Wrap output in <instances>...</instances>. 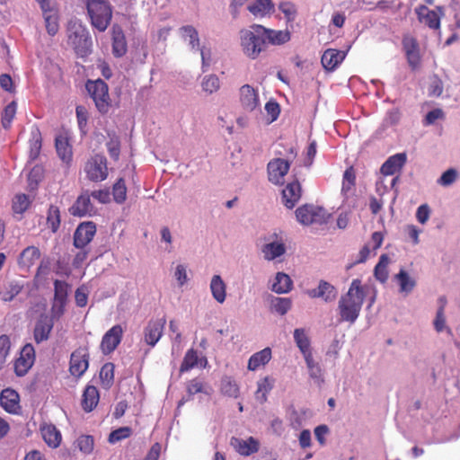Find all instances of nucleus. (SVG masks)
Segmentation results:
<instances>
[{"mask_svg": "<svg viewBox=\"0 0 460 460\" xmlns=\"http://www.w3.org/2000/svg\"><path fill=\"white\" fill-rule=\"evenodd\" d=\"M366 299L368 301V307H371L376 299V290L370 285H364L358 279H353L348 291L338 301L339 320L353 324L358 318Z\"/></svg>", "mask_w": 460, "mask_h": 460, "instance_id": "obj_1", "label": "nucleus"}, {"mask_svg": "<svg viewBox=\"0 0 460 460\" xmlns=\"http://www.w3.org/2000/svg\"><path fill=\"white\" fill-rule=\"evenodd\" d=\"M264 27L257 24L239 31V45L244 56L255 59L264 50Z\"/></svg>", "mask_w": 460, "mask_h": 460, "instance_id": "obj_2", "label": "nucleus"}, {"mask_svg": "<svg viewBox=\"0 0 460 460\" xmlns=\"http://www.w3.org/2000/svg\"><path fill=\"white\" fill-rule=\"evenodd\" d=\"M66 34L67 45L75 50L78 57L84 58L91 53V36L81 21L71 19L67 24Z\"/></svg>", "mask_w": 460, "mask_h": 460, "instance_id": "obj_3", "label": "nucleus"}, {"mask_svg": "<svg viewBox=\"0 0 460 460\" xmlns=\"http://www.w3.org/2000/svg\"><path fill=\"white\" fill-rule=\"evenodd\" d=\"M93 27L104 31L111 20L112 11L106 0H84Z\"/></svg>", "mask_w": 460, "mask_h": 460, "instance_id": "obj_4", "label": "nucleus"}, {"mask_svg": "<svg viewBox=\"0 0 460 460\" xmlns=\"http://www.w3.org/2000/svg\"><path fill=\"white\" fill-rule=\"evenodd\" d=\"M85 87L94 102L96 109L102 114L107 113L111 107V98L107 84L102 79L89 80Z\"/></svg>", "mask_w": 460, "mask_h": 460, "instance_id": "obj_5", "label": "nucleus"}, {"mask_svg": "<svg viewBox=\"0 0 460 460\" xmlns=\"http://www.w3.org/2000/svg\"><path fill=\"white\" fill-rule=\"evenodd\" d=\"M287 235L282 231L270 234L266 243L261 248L264 260L271 261L283 256L287 252Z\"/></svg>", "mask_w": 460, "mask_h": 460, "instance_id": "obj_6", "label": "nucleus"}, {"mask_svg": "<svg viewBox=\"0 0 460 460\" xmlns=\"http://www.w3.org/2000/svg\"><path fill=\"white\" fill-rule=\"evenodd\" d=\"M84 172L91 181L98 182L106 180L109 174L106 157L102 155L90 156L84 165Z\"/></svg>", "mask_w": 460, "mask_h": 460, "instance_id": "obj_7", "label": "nucleus"}, {"mask_svg": "<svg viewBox=\"0 0 460 460\" xmlns=\"http://www.w3.org/2000/svg\"><path fill=\"white\" fill-rule=\"evenodd\" d=\"M297 221L305 226L323 225L327 222L329 214L320 207L304 205L296 210Z\"/></svg>", "mask_w": 460, "mask_h": 460, "instance_id": "obj_8", "label": "nucleus"}, {"mask_svg": "<svg viewBox=\"0 0 460 460\" xmlns=\"http://www.w3.org/2000/svg\"><path fill=\"white\" fill-rule=\"evenodd\" d=\"M415 13L421 24L440 35V21L445 14L442 7L429 9L426 5H420L415 9Z\"/></svg>", "mask_w": 460, "mask_h": 460, "instance_id": "obj_9", "label": "nucleus"}, {"mask_svg": "<svg viewBox=\"0 0 460 460\" xmlns=\"http://www.w3.org/2000/svg\"><path fill=\"white\" fill-rule=\"evenodd\" d=\"M356 175L352 167L347 169L343 173L341 184V208H351L356 206L357 196L355 188Z\"/></svg>", "mask_w": 460, "mask_h": 460, "instance_id": "obj_10", "label": "nucleus"}, {"mask_svg": "<svg viewBox=\"0 0 460 460\" xmlns=\"http://www.w3.org/2000/svg\"><path fill=\"white\" fill-rule=\"evenodd\" d=\"M238 95L239 104L243 111L252 113L261 111V100L257 88L248 84H243L240 87Z\"/></svg>", "mask_w": 460, "mask_h": 460, "instance_id": "obj_11", "label": "nucleus"}, {"mask_svg": "<svg viewBox=\"0 0 460 460\" xmlns=\"http://www.w3.org/2000/svg\"><path fill=\"white\" fill-rule=\"evenodd\" d=\"M35 361V349L30 343L21 349L20 356L14 361L13 368L16 376H23L31 368Z\"/></svg>", "mask_w": 460, "mask_h": 460, "instance_id": "obj_12", "label": "nucleus"}, {"mask_svg": "<svg viewBox=\"0 0 460 460\" xmlns=\"http://www.w3.org/2000/svg\"><path fill=\"white\" fill-rule=\"evenodd\" d=\"M289 167L288 162L285 159L275 158L270 160L267 166L269 181L276 185L282 184Z\"/></svg>", "mask_w": 460, "mask_h": 460, "instance_id": "obj_13", "label": "nucleus"}, {"mask_svg": "<svg viewBox=\"0 0 460 460\" xmlns=\"http://www.w3.org/2000/svg\"><path fill=\"white\" fill-rule=\"evenodd\" d=\"M89 366V354L85 348H79L75 350L70 358V373L75 376H81L87 370Z\"/></svg>", "mask_w": 460, "mask_h": 460, "instance_id": "obj_14", "label": "nucleus"}, {"mask_svg": "<svg viewBox=\"0 0 460 460\" xmlns=\"http://www.w3.org/2000/svg\"><path fill=\"white\" fill-rule=\"evenodd\" d=\"M0 405L10 414H18L21 411L20 395L13 388H5L0 393Z\"/></svg>", "mask_w": 460, "mask_h": 460, "instance_id": "obj_15", "label": "nucleus"}, {"mask_svg": "<svg viewBox=\"0 0 460 460\" xmlns=\"http://www.w3.org/2000/svg\"><path fill=\"white\" fill-rule=\"evenodd\" d=\"M402 47L409 66L412 69L418 68L420 66L421 58L417 40L412 36L407 35L402 39Z\"/></svg>", "mask_w": 460, "mask_h": 460, "instance_id": "obj_16", "label": "nucleus"}, {"mask_svg": "<svg viewBox=\"0 0 460 460\" xmlns=\"http://www.w3.org/2000/svg\"><path fill=\"white\" fill-rule=\"evenodd\" d=\"M123 329L119 324L111 327L102 337L101 349L104 354H110L120 343Z\"/></svg>", "mask_w": 460, "mask_h": 460, "instance_id": "obj_17", "label": "nucleus"}, {"mask_svg": "<svg viewBox=\"0 0 460 460\" xmlns=\"http://www.w3.org/2000/svg\"><path fill=\"white\" fill-rule=\"evenodd\" d=\"M95 233L96 227L93 222L80 224L74 234L75 246L77 248H84L93 240Z\"/></svg>", "mask_w": 460, "mask_h": 460, "instance_id": "obj_18", "label": "nucleus"}, {"mask_svg": "<svg viewBox=\"0 0 460 460\" xmlns=\"http://www.w3.org/2000/svg\"><path fill=\"white\" fill-rule=\"evenodd\" d=\"M272 358V349L266 347L260 351L253 353L248 359L247 369L257 371L264 368Z\"/></svg>", "mask_w": 460, "mask_h": 460, "instance_id": "obj_19", "label": "nucleus"}, {"mask_svg": "<svg viewBox=\"0 0 460 460\" xmlns=\"http://www.w3.org/2000/svg\"><path fill=\"white\" fill-rule=\"evenodd\" d=\"M40 258V252L36 246H28L18 257V265L20 269L30 270Z\"/></svg>", "mask_w": 460, "mask_h": 460, "instance_id": "obj_20", "label": "nucleus"}, {"mask_svg": "<svg viewBox=\"0 0 460 460\" xmlns=\"http://www.w3.org/2000/svg\"><path fill=\"white\" fill-rule=\"evenodd\" d=\"M301 198V186L297 181L289 182L282 190V201L288 208H293Z\"/></svg>", "mask_w": 460, "mask_h": 460, "instance_id": "obj_21", "label": "nucleus"}, {"mask_svg": "<svg viewBox=\"0 0 460 460\" xmlns=\"http://www.w3.org/2000/svg\"><path fill=\"white\" fill-rule=\"evenodd\" d=\"M70 213L73 216L84 217L91 216L95 213V209L91 203L90 195L83 193L80 195L75 204L70 208Z\"/></svg>", "mask_w": 460, "mask_h": 460, "instance_id": "obj_22", "label": "nucleus"}, {"mask_svg": "<svg viewBox=\"0 0 460 460\" xmlns=\"http://www.w3.org/2000/svg\"><path fill=\"white\" fill-rule=\"evenodd\" d=\"M165 320L161 319L150 322L145 330V341L154 347L161 339L164 328Z\"/></svg>", "mask_w": 460, "mask_h": 460, "instance_id": "obj_23", "label": "nucleus"}, {"mask_svg": "<svg viewBox=\"0 0 460 460\" xmlns=\"http://www.w3.org/2000/svg\"><path fill=\"white\" fill-rule=\"evenodd\" d=\"M231 445L242 456H250L259 450V441L252 437L246 439L232 438Z\"/></svg>", "mask_w": 460, "mask_h": 460, "instance_id": "obj_24", "label": "nucleus"}, {"mask_svg": "<svg viewBox=\"0 0 460 460\" xmlns=\"http://www.w3.org/2000/svg\"><path fill=\"white\" fill-rule=\"evenodd\" d=\"M249 12L256 18L270 16L275 11L271 0H255L248 5Z\"/></svg>", "mask_w": 460, "mask_h": 460, "instance_id": "obj_25", "label": "nucleus"}, {"mask_svg": "<svg viewBox=\"0 0 460 460\" xmlns=\"http://www.w3.org/2000/svg\"><path fill=\"white\" fill-rule=\"evenodd\" d=\"M172 275L178 288H183L190 281V270L186 262H176L172 266Z\"/></svg>", "mask_w": 460, "mask_h": 460, "instance_id": "obj_26", "label": "nucleus"}, {"mask_svg": "<svg viewBox=\"0 0 460 460\" xmlns=\"http://www.w3.org/2000/svg\"><path fill=\"white\" fill-rule=\"evenodd\" d=\"M212 297L218 303L224 304L226 299V284L220 275L212 276L209 283Z\"/></svg>", "mask_w": 460, "mask_h": 460, "instance_id": "obj_27", "label": "nucleus"}, {"mask_svg": "<svg viewBox=\"0 0 460 460\" xmlns=\"http://www.w3.org/2000/svg\"><path fill=\"white\" fill-rule=\"evenodd\" d=\"M406 162V155L403 153L390 156L382 165L381 173L384 176L393 175L399 172Z\"/></svg>", "mask_w": 460, "mask_h": 460, "instance_id": "obj_28", "label": "nucleus"}, {"mask_svg": "<svg viewBox=\"0 0 460 460\" xmlns=\"http://www.w3.org/2000/svg\"><path fill=\"white\" fill-rule=\"evenodd\" d=\"M53 328L52 320L47 315H42L36 323L34 328V340L37 343L47 341Z\"/></svg>", "mask_w": 460, "mask_h": 460, "instance_id": "obj_29", "label": "nucleus"}, {"mask_svg": "<svg viewBox=\"0 0 460 460\" xmlns=\"http://www.w3.org/2000/svg\"><path fill=\"white\" fill-rule=\"evenodd\" d=\"M308 295L313 298H322L325 302H331L335 299L337 292L335 288L326 281H320L316 288L308 291Z\"/></svg>", "mask_w": 460, "mask_h": 460, "instance_id": "obj_30", "label": "nucleus"}, {"mask_svg": "<svg viewBox=\"0 0 460 460\" xmlns=\"http://www.w3.org/2000/svg\"><path fill=\"white\" fill-rule=\"evenodd\" d=\"M207 363L208 362L205 358L199 357L197 350L190 349L186 352L183 358L180 371L187 372L195 367H205Z\"/></svg>", "mask_w": 460, "mask_h": 460, "instance_id": "obj_31", "label": "nucleus"}, {"mask_svg": "<svg viewBox=\"0 0 460 460\" xmlns=\"http://www.w3.org/2000/svg\"><path fill=\"white\" fill-rule=\"evenodd\" d=\"M41 436L46 444L52 447L57 448L62 439L60 431L52 424H44L40 428Z\"/></svg>", "mask_w": 460, "mask_h": 460, "instance_id": "obj_32", "label": "nucleus"}, {"mask_svg": "<svg viewBox=\"0 0 460 460\" xmlns=\"http://www.w3.org/2000/svg\"><path fill=\"white\" fill-rule=\"evenodd\" d=\"M292 288L291 278L284 272H278L271 280V290L277 294H287Z\"/></svg>", "mask_w": 460, "mask_h": 460, "instance_id": "obj_33", "label": "nucleus"}, {"mask_svg": "<svg viewBox=\"0 0 460 460\" xmlns=\"http://www.w3.org/2000/svg\"><path fill=\"white\" fill-rule=\"evenodd\" d=\"M394 279L399 286V292L404 296L411 293L416 286V279L402 269L394 276Z\"/></svg>", "mask_w": 460, "mask_h": 460, "instance_id": "obj_34", "label": "nucleus"}, {"mask_svg": "<svg viewBox=\"0 0 460 460\" xmlns=\"http://www.w3.org/2000/svg\"><path fill=\"white\" fill-rule=\"evenodd\" d=\"M275 378L270 376H266L257 381V389L255 392L256 400L260 402L267 401L268 394L275 385Z\"/></svg>", "mask_w": 460, "mask_h": 460, "instance_id": "obj_35", "label": "nucleus"}, {"mask_svg": "<svg viewBox=\"0 0 460 460\" xmlns=\"http://www.w3.org/2000/svg\"><path fill=\"white\" fill-rule=\"evenodd\" d=\"M56 149L58 157L66 164H69L73 158L72 146L64 135L56 137Z\"/></svg>", "mask_w": 460, "mask_h": 460, "instance_id": "obj_36", "label": "nucleus"}, {"mask_svg": "<svg viewBox=\"0 0 460 460\" xmlns=\"http://www.w3.org/2000/svg\"><path fill=\"white\" fill-rule=\"evenodd\" d=\"M345 58V53L336 49H327L322 56V64L327 70H333Z\"/></svg>", "mask_w": 460, "mask_h": 460, "instance_id": "obj_37", "label": "nucleus"}, {"mask_svg": "<svg viewBox=\"0 0 460 460\" xmlns=\"http://www.w3.org/2000/svg\"><path fill=\"white\" fill-rule=\"evenodd\" d=\"M99 392L93 385H87L83 394L82 406L85 411H92L98 404Z\"/></svg>", "mask_w": 460, "mask_h": 460, "instance_id": "obj_38", "label": "nucleus"}, {"mask_svg": "<svg viewBox=\"0 0 460 460\" xmlns=\"http://www.w3.org/2000/svg\"><path fill=\"white\" fill-rule=\"evenodd\" d=\"M264 39L272 45H281L290 40L291 35L288 30H270L264 27Z\"/></svg>", "mask_w": 460, "mask_h": 460, "instance_id": "obj_39", "label": "nucleus"}, {"mask_svg": "<svg viewBox=\"0 0 460 460\" xmlns=\"http://www.w3.org/2000/svg\"><path fill=\"white\" fill-rule=\"evenodd\" d=\"M293 337L301 354L313 350L308 332L304 328L294 330Z\"/></svg>", "mask_w": 460, "mask_h": 460, "instance_id": "obj_40", "label": "nucleus"}, {"mask_svg": "<svg viewBox=\"0 0 460 460\" xmlns=\"http://www.w3.org/2000/svg\"><path fill=\"white\" fill-rule=\"evenodd\" d=\"M182 40L187 42L191 49H199V39L197 30L191 25L182 26L179 30Z\"/></svg>", "mask_w": 460, "mask_h": 460, "instance_id": "obj_41", "label": "nucleus"}, {"mask_svg": "<svg viewBox=\"0 0 460 460\" xmlns=\"http://www.w3.org/2000/svg\"><path fill=\"white\" fill-rule=\"evenodd\" d=\"M127 43L122 31L118 28L113 29L112 32V53L114 56L119 58L126 54Z\"/></svg>", "mask_w": 460, "mask_h": 460, "instance_id": "obj_42", "label": "nucleus"}, {"mask_svg": "<svg viewBox=\"0 0 460 460\" xmlns=\"http://www.w3.org/2000/svg\"><path fill=\"white\" fill-rule=\"evenodd\" d=\"M186 389L190 395L203 394L209 396L213 393L212 386L199 378H194L189 381L186 385Z\"/></svg>", "mask_w": 460, "mask_h": 460, "instance_id": "obj_43", "label": "nucleus"}, {"mask_svg": "<svg viewBox=\"0 0 460 460\" xmlns=\"http://www.w3.org/2000/svg\"><path fill=\"white\" fill-rule=\"evenodd\" d=\"M220 390L224 395L232 398H237L240 394L239 385L231 376H224L221 379Z\"/></svg>", "mask_w": 460, "mask_h": 460, "instance_id": "obj_44", "label": "nucleus"}, {"mask_svg": "<svg viewBox=\"0 0 460 460\" xmlns=\"http://www.w3.org/2000/svg\"><path fill=\"white\" fill-rule=\"evenodd\" d=\"M31 199L30 196L22 193L16 194L12 201V209L13 214L22 216L31 206Z\"/></svg>", "mask_w": 460, "mask_h": 460, "instance_id": "obj_45", "label": "nucleus"}, {"mask_svg": "<svg viewBox=\"0 0 460 460\" xmlns=\"http://www.w3.org/2000/svg\"><path fill=\"white\" fill-rule=\"evenodd\" d=\"M391 262V259L387 254H382L379 258L378 263L376 265L374 270L375 277L377 280L385 283L388 279L387 267Z\"/></svg>", "mask_w": 460, "mask_h": 460, "instance_id": "obj_46", "label": "nucleus"}, {"mask_svg": "<svg viewBox=\"0 0 460 460\" xmlns=\"http://www.w3.org/2000/svg\"><path fill=\"white\" fill-rule=\"evenodd\" d=\"M200 85L204 93L212 94L220 89L221 84L217 75L210 74L202 78Z\"/></svg>", "mask_w": 460, "mask_h": 460, "instance_id": "obj_47", "label": "nucleus"}, {"mask_svg": "<svg viewBox=\"0 0 460 460\" xmlns=\"http://www.w3.org/2000/svg\"><path fill=\"white\" fill-rule=\"evenodd\" d=\"M279 9L284 14L287 22H293L297 17V7L292 2H280L279 4Z\"/></svg>", "mask_w": 460, "mask_h": 460, "instance_id": "obj_48", "label": "nucleus"}, {"mask_svg": "<svg viewBox=\"0 0 460 460\" xmlns=\"http://www.w3.org/2000/svg\"><path fill=\"white\" fill-rule=\"evenodd\" d=\"M264 119L267 124H270L278 119L280 113V107L276 101L270 100L269 102H266L264 106Z\"/></svg>", "mask_w": 460, "mask_h": 460, "instance_id": "obj_49", "label": "nucleus"}, {"mask_svg": "<svg viewBox=\"0 0 460 460\" xmlns=\"http://www.w3.org/2000/svg\"><path fill=\"white\" fill-rule=\"evenodd\" d=\"M459 178L458 171L455 168L446 170L437 180V183L442 187H449Z\"/></svg>", "mask_w": 460, "mask_h": 460, "instance_id": "obj_50", "label": "nucleus"}, {"mask_svg": "<svg viewBox=\"0 0 460 460\" xmlns=\"http://www.w3.org/2000/svg\"><path fill=\"white\" fill-rule=\"evenodd\" d=\"M292 301L288 297H275L271 301L272 309L280 315L286 314L291 308Z\"/></svg>", "mask_w": 460, "mask_h": 460, "instance_id": "obj_51", "label": "nucleus"}, {"mask_svg": "<svg viewBox=\"0 0 460 460\" xmlns=\"http://www.w3.org/2000/svg\"><path fill=\"white\" fill-rule=\"evenodd\" d=\"M17 103L13 101L7 104L2 114V125L4 128L11 127L12 121L15 117Z\"/></svg>", "mask_w": 460, "mask_h": 460, "instance_id": "obj_52", "label": "nucleus"}, {"mask_svg": "<svg viewBox=\"0 0 460 460\" xmlns=\"http://www.w3.org/2000/svg\"><path fill=\"white\" fill-rule=\"evenodd\" d=\"M23 285L17 281L9 283L4 291L0 293V297L4 301H11L15 297L22 289Z\"/></svg>", "mask_w": 460, "mask_h": 460, "instance_id": "obj_53", "label": "nucleus"}, {"mask_svg": "<svg viewBox=\"0 0 460 460\" xmlns=\"http://www.w3.org/2000/svg\"><path fill=\"white\" fill-rule=\"evenodd\" d=\"M11 350V341L7 335L0 336V370H2L6 363Z\"/></svg>", "mask_w": 460, "mask_h": 460, "instance_id": "obj_54", "label": "nucleus"}, {"mask_svg": "<svg viewBox=\"0 0 460 460\" xmlns=\"http://www.w3.org/2000/svg\"><path fill=\"white\" fill-rule=\"evenodd\" d=\"M114 378V365L106 363L100 371V379L105 387L111 386Z\"/></svg>", "mask_w": 460, "mask_h": 460, "instance_id": "obj_55", "label": "nucleus"}, {"mask_svg": "<svg viewBox=\"0 0 460 460\" xmlns=\"http://www.w3.org/2000/svg\"><path fill=\"white\" fill-rule=\"evenodd\" d=\"M43 18L48 33L51 36L56 35L59 28L58 12L45 14Z\"/></svg>", "mask_w": 460, "mask_h": 460, "instance_id": "obj_56", "label": "nucleus"}, {"mask_svg": "<svg viewBox=\"0 0 460 460\" xmlns=\"http://www.w3.org/2000/svg\"><path fill=\"white\" fill-rule=\"evenodd\" d=\"M113 199L117 203H122L127 197V188L123 179H119L113 185Z\"/></svg>", "mask_w": 460, "mask_h": 460, "instance_id": "obj_57", "label": "nucleus"}, {"mask_svg": "<svg viewBox=\"0 0 460 460\" xmlns=\"http://www.w3.org/2000/svg\"><path fill=\"white\" fill-rule=\"evenodd\" d=\"M47 222L53 232H56L59 227L60 215L59 209L55 206H50L48 211Z\"/></svg>", "mask_w": 460, "mask_h": 460, "instance_id": "obj_58", "label": "nucleus"}, {"mask_svg": "<svg viewBox=\"0 0 460 460\" xmlns=\"http://www.w3.org/2000/svg\"><path fill=\"white\" fill-rule=\"evenodd\" d=\"M76 445L82 453L88 455L93 449V438L91 436H80L76 440Z\"/></svg>", "mask_w": 460, "mask_h": 460, "instance_id": "obj_59", "label": "nucleus"}, {"mask_svg": "<svg viewBox=\"0 0 460 460\" xmlns=\"http://www.w3.org/2000/svg\"><path fill=\"white\" fill-rule=\"evenodd\" d=\"M78 127L84 134L86 132L88 111L84 106L79 105L75 109Z\"/></svg>", "mask_w": 460, "mask_h": 460, "instance_id": "obj_60", "label": "nucleus"}, {"mask_svg": "<svg viewBox=\"0 0 460 460\" xmlns=\"http://www.w3.org/2000/svg\"><path fill=\"white\" fill-rule=\"evenodd\" d=\"M32 139L31 140V151L30 157L31 159H35L39 154L41 147L40 135L38 129L32 132Z\"/></svg>", "mask_w": 460, "mask_h": 460, "instance_id": "obj_61", "label": "nucleus"}, {"mask_svg": "<svg viewBox=\"0 0 460 460\" xmlns=\"http://www.w3.org/2000/svg\"><path fill=\"white\" fill-rule=\"evenodd\" d=\"M131 434V429L128 427H122L112 431L109 436V441L111 443H116L121 439L127 438Z\"/></svg>", "mask_w": 460, "mask_h": 460, "instance_id": "obj_62", "label": "nucleus"}, {"mask_svg": "<svg viewBox=\"0 0 460 460\" xmlns=\"http://www.w3.org/2000/svg\"><path fill=\"white\" fill-rule=\"evenodd\" d=\"M54 287H55L54 298L66 301L68 288H69L68 285L64 281L56 280L54 283Z\"/></svg>", "mask_w": 460, "mask_h": 460, "instance_id": "obj_63", "label": "nucleus"}, {"mask_svg": "<svg viewBox=\"0 0 460 460\" xmlns=\"http://www.w3.org/2000/svg\"><path fill=\"white\" fill-rule=\"evenodd\" d=\"M444 87L443 83L438 76H433L430 79L429 86V94L431 96H440L443 93Z\"/></svg>", "mask_w": 460, "mask_h": 460, "instance_id": "obj_64", "label": "nucleus"}]
</instances>
